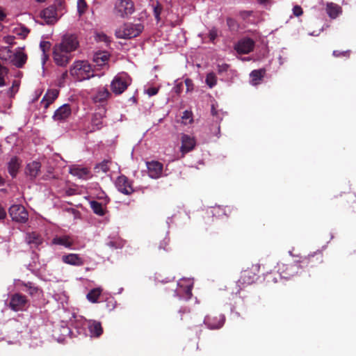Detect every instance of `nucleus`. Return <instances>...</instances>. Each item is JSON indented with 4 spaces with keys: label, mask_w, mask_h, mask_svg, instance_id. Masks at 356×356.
<instances>
[{
    "label": "nucleus",
    "mask_w": 356,
    "mask_h": 356,
    "mask_svg": "<svg viewBox=\"0 0 356 356\" xmlns=\"http://www.w3.org/2000/svg\"><path fill=\"white\" fill-rule=\"evenodd\" d=\"M70 74L78 81L89 79L94 76V72L90 64L86 60L74 62L70 68Z\"/></svg>",
    "instance_id": "f257e3e1"
},
{
    "label": "nucleus",
    "mask_w": 356,
    "mask_h": 356,
    "mask_svg": "<svg viewBox=\"0 0 356 356\" xmlns=\"http://www.w3.org/2000/svg\"><path fill=\"white\" fill-rule=\"evenodd\" d=\"M141 24L127 23L115 31V36L121 39H131L139 35L143 31Z\"/></svg>",
    "instance_id": "f03ea898"
},
{
    "label": "nucleus",
    "mask_w": 356,
    "mask_h": 356,
    "mask_svg": "<svg viewBox=\"0 0 356 356\" xmlns=\"http://www.w3.org/2000/svg\"><path fill=\"white\" fill-rule=\"evenodd\" d=\"M131 82V78L127 73H119L111 82V89L115 95H119L127 90Z\"/></svg>",
    "instance_id": "7ed1b4c3"
},
{
    "label": "nucleus",
    "mask_w": 356,
    "mask_h": 356,
    "mask_svg": "<svg viewBox=\"0 0 356 356\" xmlns=\"http://www.w3.org/2000/svg\"><path fill=\"white\" fill-rule=\"evenodd\" d=\"M8 305L14 312H23L29 308V301L25 295L15 293L10 296Z\"/></svg>",
    "instance_id": "20e7f679"
},
{
    "label": "nucleus",
    "mask_w": 356,
    "mask_h": 356,
    "mask_svg": "<svg viewBox=\"0 0 356 356\" xmlns=\"http://www.w3.org/2000/svg\"><path fill=\"white\" fill-rule=\"evenodd\" d=\"M259 264H253L250 268L243 270L241 273L240 278L238 280L239 286L249 285L254 282L259 272Z\"/></svg>",
    "instance_id": "39448f33"
},
{
    "label": "nucleus",
    "mask_w": 356,
    "mask_h": 356,
    "mask_svg": "<svg viewBox=\"0 0 356 356\" xmlns=\"http://www.w3.org/2000/svg\"><path fill=\"white\" fill-rule=\"evenodd\" d=\"M134 10V3L131 0H118L115 3L114 14L120 17H127Z\"/></svg>",
    "instance_id": "423d86ee"
},
{
    "label": "nucleus",
    "mask_w": 356,
    "mask_h": 356,
    "mask_svg": "<svg viewBox=\"0 0 356 356\" xmlns=\"http://www.w3.org/2000/svg\"><path fill=\"white\" fill-rule=\"evenodd\" d=\"M193 283L190 280L181 279L177 284L174 296L179 298L190 299L192 296Z\"/></svg>",
    "instance_id": "0eeeda50"
},
{
    "label": "nucleus",
    "mask_w": 356,
    "mask_h": 356,
    "mask_svg": "<svg viewBox=\"0 0 356 356\" xmlns=\"http://www.w3.org/2000/svg\"><path fill=\"white\" fill-rule=\"evenodd\" d=\"M225 321V317L222 314L211 313L207 315L204 319V325L210 330L221 328Z\"/></svg>",
    "instance_id": "6e6552de"
},
{
    "label": "nucleus",
    "mask_w": 356,
    "mask_h": 356,
    "mask_svg": "<svg viewBox=\"0 0 356 356\" xmlns=\"http://www.w3.org/2000/svg\"><path fill=\"white\" fill-rule=\"evenodd\" d=\"M9 214L13 219L18 222H26L29 218V213L25 207L21 204H13L9 209Z\"/></svg>",
    "instance_id": "1a4fd4ad"
},
{
    "label": "nucleus",
    "mask_w": 356,
    "mask_h": 356,
    "mask_svg": "<svg viewBox=\"0 0 356 356\" xmlns=\"http://www.w3.org/2000/svg\"><path fill=\"white\" fill-rule=\"evenodd\" d=\"M55 46L65 50V52L71 53L77 49L79 42L75 35H65L63 37L61 42Z\"/></svg>",
    "instance_id": "9d476101"
},
{
    "label": "nucleus",
    "mask_w": 356,
    "mask_h": 356,
    "mask_svg": "<svg viewBox=\"0 0 356 356\" xmlns=\"http://www.w3.org/2000/svg\"><path fill=\"white\" fill-rule=\"evenodd\" d=\"M115 186L118 191L125 195H131L134 192L132 181L123 175L116 179Z\"/></svg>",
    "instance_id": "9b49d317"
},
{
    "label": "nucleus",
    "mask_w": 356,
    "mask_h": 356,
    "mask_svg": "<svg viewBox=\"0 0 356 356\" xmlns=\"http://www.w3.org/2000/svg\"><path fill=\"white\" fill-rule=\"evenodd\" d=\"M300 261L302 268L315 267L322 262V253L321 252H314L307 257H301Z\"/></svg>",
    "instance_id": "f8f14e48"
},
{
    "label": "nucleus",
    "mask_w": 356,
    "mask_h": 356,
    "mask_svg": "<svg viewBox=\"0 0 356 356\" xmlns=\"http://www.w3.org/2000/svg\"><path fill=\"white\" fill-rule=\"evenodd\" d=\"M53 58L56 65L61 67H65L72 59V56L70 55V53L65 52V50L54 46L53 51Z\"/></svg>",
    "instance_id": "ddd939ff"
},
{
    "label": "nucleus",
    "mask_w": 356,
    "mask_h": 356,
    "mask_svg": "<svg viewBox=\"0 0 356 356\" xmlns=\"http://www.w3.org/2000/svg\"><path fill=\"white\" fill-rule=\"evenodd\" d=\"M106 109L105 108H99L97 111L93 114L91 126L92 131L99 130L104 126V119L106 117Z\"/></svg>",
    "instance_id": "4468645a"
},
{
    "label": "nucleus",
    "mask_w": 356,
    "mask_h": 356,
    "mask_svg": "<svg viewBox=\"0 0 356 356\" xmlns=\"http://www.w3.org/2000/svg\"><path fill=\"white\" fill-rule=\"evenodd\" d=\"M302 268L300 261L296 260L291 263L283 264L282 268H280V270H282V273L284 274L285 277H288L298 274L299 270Z\"/></svg>",
    "instance_id": "2eb2a0df"
},
{
    "label": "nucleus",
    "mask_w": 356,
    "mask_h": 356,
    "mask_svg": "<svg viewBox=\"0 0 356 356\" xmlns=\"http://www.w3.org/2000/svg\"><path fill=\"white\" fill-rule=\"evenodd\" d=\"M72 110L70 106L67 104H65L55 111L52 118L55 121L63 122L70 116Z\"/></svg>",
    "instance_id": "dca6fc26"
},
{
    "label": "nucleus",
    "mask_w": 356,
    "mask_h": 356,
    "mask_svg": "<svg viewBox=\"0 0 356 356\" xmlns=\"http://www.w3.org/2000/svg\"><path fill=\"white\" fill-rule=\"evenodd\" d=\"M15 284L19 286H24L26 288L24 291L32 297L39 296L42 293V290L34 283L31 282H25L18 280H15Z\"/></svg>",
    "instance_id": "f3484780"
},
{
    "label": "nucleus",
    "mask_w": 356,
    "mask_h": 356,
    "mask_svg": "<svg viewBox=\"0 0 356 356\" xmlns=\"http://www.w3.org/2000/svg\"><path fill=\"white\" fill-rule=\"evenodd\" d=\"M147 168L148 175L152 179H157L162 174L163 164L159 161L147 162Z\"/></svg>",
    "instance_id": "a211bd4d"
},
{
    "label": "nucleus",
    "mask_w": 356,
    "mask_h": 356,
    "mask_svg": "<svg viewBox=\"0 0 356 356\" xmlns=\"http://www.w3.org/2000/svg\"><path fill=\"white\" fill-rule=\"evenodd\" d=\"M181 140V146L180 149L183 154H186L193 150L196 145L195 138L187 134H183Z\"/></svg>",
    "instance_id": "6ab92c4d"
},
{
    "label": "nucleus",
    "mask_w": 356,
    "mask_h": 356,
    "mask_svg": "<svg viewBox=\"0 0 356 356\" xmlns=\"http://www.w3.org/2000/svg\"><path fill=\"white\" fill-rule=\"evenodd\" d=\"M62 261L66 264L81 266L84 264V259L78 254L69 253L62 257Z\"/></svg>",
    "instance_id": "aec40b11"
},
{
    "label": "nucleus",
    "mask_w": 356,
    "mask_h": 356,
    "mask_svg": "<svg viewBox=\"0 0 356 356\" xmlns=\"http://www.w3.org/2000/svg\"><path fill=\"white\" fill-rule=\"evenodd\" d=\"M53 245H61L68 249H72L74 240L70 235L56 236L51 241Z\"/></svg>",
    "instance_id": "412c9836"
},
{
    "label": "nucleus",
    "mask_w": 356,
    "mask_h": 356,
    "mask_svg": "<svg viewBox=\"0 0 356 356\" xmlns=\"http://www.w3.org/2000/svg\"><path fill=\"white\" fill-rule=\"evenodd\" d=\"M253 48L254 41L250 38L239 41L235 46L236 51L239 54H248Z\"/></svg>",
    "instance_id": "4be33fe9"
},
{
    "label": "nucleus",
    "mask_w": 356,
    "mask_h": 356,
    "mask_svg": "<svg viewBox=\"0 0 356 356\" xmlns=\"http://www.w3.org/2000/svg\"><path fill=\"white\" fill-rule=\"evenodd\" d=\"M27 60V55L22 50L17 49L12 56L11 64L17 67L21 68L26 63Z\"/></svg>",
    "instance_id": "5701e85b"
},
{
    "label": "nucleus",
    "mask_w": 356,
    "mask_h": 356,
    "mask_svg": "<svg viewBox=\"0 0 356 356\" xmlns=\"http://www.w3.org/2000/svg\"><path fill=\"white\" fill-rule=\"evenodd\" d=\"M56 10L54 7H49L40 12V16L47 24H54L56 22Z\"/></svg>",
    "instance_id": "b1692460"
},
{
    "label": "nucleus",
    "mask_w": 356,
    "mask_h": 356,
    "mask_svg": "<svg viewBox=\"0 0 356 356\" xmlns=\"http://www.w3.org/2000/svg\"><path fill=\"white\" fill-rule=\"evenodd\" d=\"M111 97V94L108 90L106 88L103 87L97 90L92 99L95 103L103 104L106 102Z\"/></svg>",
    "instance_id": "393cba45"
},
{
    "label": "nucleus",
    "mask_w": 356,
    "mask_h": 356,
    "mask_svg": "<svg viewBox=\"0 0 356 356\" xmlns=\"http://www.w3.org/2000/svg\"><path fill=\"white\" fill-rule=\"evenodd\" d=\"M25 241L31 248H38L43 243V238L36 232H28L26 234Z\"/></svg>",
    "instance_id": "a878e982"
},
{
    "label": "nucleus",
    "mask_w": 356,
    "mask_h": 356,
    "mask_svg": "<svg viewBox=\"0 0 356 356\" xmlns=\"http://www.w3.org/2000/svg\"><path fill=\"white\" fill-rule=\"evenodd\" d=\"M58 90L56 89L47 90L41 101V104L44 108H47L49 106L54 102V101L58 97Z\"/></svg>",
    "instance_id": "bb28decb"
},
{
    "label": "nucleus",
    "mask_w": 356,
    "mask_h": 356,
    "mask_svg": "<svg viewBox=\"0 0 356 356\" xmlns=\"http://www.w3.org/2000/svg\"><path fill=\"white\" fill-rule=\"evenodd\" d=\"M22 161L17 156H13L8 163V170L12 177H15L20 168Z\"/></svg>",
    "instance_id": "cd10ccee"
},
{
    "label": "nucleus",
    "mask_w": 356,
    "mask_h": 356,
    "mask_svg": "<svg viewBox=\"0 0 356 356\" xmlns=\"http://www.w3.org/2000/svg\"><path fill=\"white\" fill-rule=\"evenodd\" d=\"M70 173L83 179H87L90 177V171L86 168L73 166L70 168Z\"/></svg>",
    "instance_id": "c85d7f7f"
},
{
    "label": "nucleus",
    "mask_w": 356,
    "mask_h": 356,
    "mask_svg": "<svg viewBox=\"0 0 356 356\" xmlns=\"http://www.w3.org/2000/svg\"><path fill=\"white\" fill-rule=\"evenodd\" d=\"M88 330L92 337H98L102 332L103 330L99 322L96 321H90L88 323Z\"/></svg>",
    "instance_id": "c756f323"
},
{
    "label": "nucleus",
    "mask_w": 356,
    "mask_h": 356,
    "mask_svg": "<svg viewBox=\"0 0 356 356\" xmlns=\"http://www.w3.org/2000/svg\"><path fill=\"white\" fill-rule=\"evenodd\" d=\"M41 165L39 162L33 161L27 164L26 168V174L31 178H35L38 176L40 170Z\"/></svg>",
    "instance_id": "7c9ffc66"
},
{
    "label": "nucleus",
    "mask_w": 356,
    "mask_h": 356,
    "mask_svg": "<svg viewBox=\"0 0 356 356\" xmlns=\"http://www.w3.org/2000/svg\"><path fill=\"white\" fill-rule=\"evenodd\" d=\"M266 74L265 69L254 70L251 72L250 76L252 85H257L264 78Z\"/></svg>",
    "instance_id": "2f4dec72"
},
{
    "label": "nucleus",
    "mask_w": 356,
    "mask_h": 356,
    "mask_svg": "<svg viewBox=\"0 0 356 356\" xmlns=\"http://www.w3.org/2000/svg\"><path fill=\"white\" fill-rule=\"evenodd\" d=\"M90 205L93 212L99 216H103L106 213V207L102 203L92 200L90 202Z\"/></svg>",
    "instance_id": "473e14b6"
},
{
    "label": "nucleus",
    "mask_w": 356,
    "mask_h": 356,
    "mask_svg": "<svg viewBox=\"0 0 356 356\" xmlns=\"http://www.w3.org/2000/svg\"><path fill=\"white\" fill-rule=\"evenodd\" d=\"M108 60V56L106 52L96 53L93 57V61L99 66L106 65Z\"/></svg>",
    "instance_id": "72a5a7b5"
},
{
    "label": "nucleus",
    "mask_w": 356,
    "mask_h": 356,
    "mask_svg": "<svg viewBox=\"0 0 356 356\" xmlns=\"http://www.w3.org/2000/svg\"><path fill=\"white\" fill-rule=\"evenodd\" d=\"M191 314V310L187 307H181L177 313L175 315L174 318L177 321H181L189 317Z\"/></svg>",
    "instance_id": "f704fd0d"
},
{
    "label": "nucleus",
    "mask_w": 356,
    "mask_h": 356,
    "mask_svg": "<svg viewBox=\"0 0 356 356\" xmlns=\"http://www.w3.org/2000/svg\"><path fill=\"white\" fill-rule=\"evenodd\" d=\"M102 293V289L101 288H95L92 290H90L86 298L88 300L92 303H96L98 301V298L100 296Z\"/></svg>",
    "instance_id": "c9c22d12"
},
{
    "label": "nucleus",
    "mask_w": 356,
    "mask_h": 356,
    "mask_svg": "<svg viewBox=\"0 0 356 356\" xmlns=\"http://www.w3.org/2000/svg\"><path fill=\"white\" fill-rule=\"evenodd\" d=\"M29 32V29L22 25H19L13 29V33L22 39H24L28 35Z\"/></svg>",
    "instance_id": "e433bc0d"
},
{
    "label": "nucleus",
    "mask_w": 356,
    "mask_h": 356,
    "mask_svg": "<svg viewBox=\"0 0 356 356\" xmlns=\"http://www.w3.org/2000/svg\"><path fill=\"white\" fill-rule=\"evenodd\" d=\"M13 53L8 47H3L0 49V58L11 63Z\"/></svg>",
    "instance_id": "4c0bfd02"
},
{
    "label": "nucleus",
    "mask_w": 356,
    "mask_h": 356,
    "mask_svg": "<svg viewBox=\"0 0 356 356\" xmlns=\"http://www.w3.org/2000/svg\"><path fill=\"white\" fill-rule=\"evenodd\" d=\"M110 163L111 161L104 160L102 162L97 164L95 169L97 172H102L106 173L110 170Z\"/></svg>",
    "instance_id": "58836bf2"
},
{
    "label": "nucleus",
    "mask_w": 356,
    "mask_h": 356,
    "mask_svg": "<svg viewBox=\"0 0 356 356\" xmlns=\"http://www.w3.org/2000/svg\"><path fill=\"white\" fill-rule=\"evenodd\" d=\"M206 83L211 88L216 85L217 78L214 73L210 72L207 74L206 77Z\"/></svg>",
    "instance_id": "ea45409f"
},
{
    "label": "nucleus",
    "mask_w": 356,
    "mask_h": 356,
    "mask_svg": "<svg viewBox=\"0 0 356 356\" xmlns=\"http://www.w3.org/2000/svg\"><path fill=\"white\" fill-rule=\"evenodd\" d=\"M87 7L88 6L85 0L77 1V11L80 16L86 12Z\"/></svg>",
    "instance_id": "a19ab883"
},
{
    "label": "nucleus",
    "mask_w": 356,
    "mask_h": 356,
    "mask_svg": "<svg viewBox=\"0 0 356 356\" xmlns=\"http://www.w3.org/2000/svg\"><path fill=\"white\" fill-rule=\"evenodd\" d=\"M8 70L0 64V87L5 86L4 77L7 75Z\"/></svg>",
    "instance_id": "79ce46f5"
},
{
    "label": "nucleus",
    "mask_w": 356,
    "mask_h": 356,
    "mask_svg": "<svg viewBox=\"0 0 356 356\" xmlns=\"http://www.w3.org/2000/svg\"><path fill=\"white\" fill-rule=\"evenodd\" d=\"M107 245L113 248H122L124 245V241L122 240L110 241Z\"/></svg>",
    "instance_id": "37998d69"
},
{
    "label": "nucleus",
    "mask_w": 356,
    "mask_h": 356,
    "mask_svg": "<svg viewBox=\"0 0 356 356\" xmlns=\"http://www.w3.org/2000/svg\"><path fill=\"white\" fill-rule=\"evenodd\" d=\"M229 68V65L227 63L218 64L217 66V70L219 74H222L226 72Z\"/></svg>",
    "instance_id": "c03bdc74"
},
{
    "label": "nucleus",
    "mask_w": 356,
    "mask_h": 356,
    "mask_svg": "<svg viewBox=\"0 0 356 356\" xmlns=\"http://www.w3.org/2000/svg\"><path fill=\"white\" fill-rule=\"evenodd\" d=\"M170 242V238L168 236H165L161 242L159 246V248L163 250H168L167 246L168 245Z\"/></svg>",
    "instance_id": "a18cd8bd"
},
{
    "label": "nucleus",
    "mask_w": 356,
    "mask_h": 356,
    "mask_svg": "<svg viewBox=\"0 0 356 356\" xmlns=\"http://www.w3.org/2000/svg\"><path fill=\"white\" fill-rule=\"evenodd\" d=\"M50 43L46 41H42L40 44V47L43 52L44 56H45V51L50 48Z\"/></svg>",
    "instance_id": "49530a36"
},
{
    "label": "nucleus",
    "mask_w": 356,
    "mask_h": 356,
    "mask_svg": "<svg viewBox=\"0 0 356 356\" xmlns=\"http://www.w3.org/2000/svg\"><path fill=\"white\" fill-rule=\"evenodd\" d=\"M218 36V31L216 28H212L211 30H209V37L211 41H214V40Z\"/></svg>",
    "instance_id": "de8ad7c7"
},
{
    "label": "nucleus",
    "mask_w": 356,
    "mask_h": 356,
    "mask_svg": "<svg viewBox=\"0 0 356 356\" xmlns=\"http://www.w3.org/2000/svg\"><path fill=\"white\" fill-rule=\"evenodd\" d=\"M293 13L295 16L299 17L302 15L303 11L300 6L296 5L293 8Z\"/></svg>",
    "instance_id": "09e8293b"
},
{
    "label": "nucleus",
    "mask_w": 356,
    "mask_h": 356,
    "mask_svg": "<svg viewBox=\"0 0 356 356\" xmlns=\"http://www.w3.org/2000/svg\"><path fill=\"white\" fill-rule=\"evenodd\" d=\"M326 12L331 18H334V6L332 3H327Z\"/></svg>",
    "instance_id": "8fccbe9b"
},
{
    "label": "nucleus",
    "mask_w": 356,
    "mask_h": 356,
    "mask_svg": "<svg viewBox=\"0 0 356 356\" xmlns=\"http://www.w3.org/2000/svg\"><path fill=\"white\" fill-rule=\"evenodd\" d=\"M182 119L187 120H188L189 122H192V113L188 111H185L183 113Z\"/></svg>",
    "instance_id": "3c124183"
},
{
    "label": "nucleus",
    "mask_w": 356,
    "mask_h": 356,
    "mask_svg": "<svg viewBox=\"0 0 356 356\" xmlns=\"http://www.w3.org/2000/svg\"><path fill=\"white\" fill-rule=\"evenodd\" d=\"M161 12V7L160 6H157L154 8V15L157 20H159V15Z\"/></svg>",
    "instance_id": "603ef678"
},
{
    "label": "nucleus",
    "mask_w": 356,
    "mask_h": 356,
    "mask_svg": "<svg viewBox=\"0 0 356 356\" xmlns=\"http://www.w3.org/2000/svg\"><path fill=\"white\" fill-rule=\"evenodd\" d=\"M158 89L156 88H149L147 90V93L149 95V96H153V95H155L157 94L158 92Z\"/></svg>",
    "instance_id": "864d4df0"
},
{
    "label": "nucleus",
    "mask_w": 356,
    "mask_h": 356,
    "mask_svg": "<svg viewBox=\"0 0 356 356\" xmlns=\"http://www.w3.org/2000/svg\"><path fill=\"white\" fill-rule=\"evenodd\" d=\"M6 216V213L4 209L0 205V220L4 219Z\"/></svg>",
    "instance_id": "5fc2aeb1"
},
{
    "label": "nucleus",
    "mask_w": 356,
    "mask_h": 356,
    "mask_svg": "<svg viewBox=\"0 0 356 356\" xmlns=\"http://www.w3.org/2000/svg\"><path fill=\"white\" fill-rule=\"evenodd\" d=\"M185 83L187 86V90H189V87L192 85V81L190 79H186Z\"/></svg>",
    "instance_id": "6e6d98bb"
},
{
    "label": "nucleus",
    "mask_w": 356,
    "mask_h": 356,
    "mask_svg": "<svg viewBox=\"0 0 356 356\" xmlns=\"http://www.w3.org/2000/svg\"><path fill=\"white\" fill-rule=\"evenodd\" d=\"M99 38H100V40H104L105 42H108L109 41L108 37L106 35H104V34H102V35H99Z\"/></svg>",
    "instance_id": "4d7b16f0"
},
{
    "label": "nucleus",
    "mask_w": 356,
    "mask_h": 356,
    "mask_svg": "<svg viewBox=\"0 0 356 356\" xmlns=\"http://www.w3.org/2000/svg\"><path fill=\"white\" fill-rule=\"evenodd\" d=\"M13 38L11 36H8L6 38V42L11 44L13 42Z\"/></svg>",
    "instance_id": "13d9d810"
},
{
    "label": "nucleus",
    "mask_w": 356,
    "mask_h": 356,
    "mask_svg": "<svg viewBox=\"0 0 356 356\" xmlns=\"http://www.w3.org/2000/svg\"><path fill=\"white\" fill-rule=\"evenodd\" d=\"M67 75H68L67 71L64 72L61 75V79L63 80L65 79L67 77Z\"/></svg>",
    "instance_id": "bf43d9fd"
},
{
    "label": "nucleus",
    "mask_w": 356,
    "mask_h": 356,
    "mask_svg": "<svg viewBox=\"0 0 356 356\" xmlns=\"http://www.w3.org/2000/svg\"><path fill=\"white\" fill-rule=\"evenodd\" d=\"M4 17H5L4 14L1 13L0 14V19H1V20H2Z\"/></svg>",
    "instance_id": "052dcab7"
},
{
    "label": "nucleus",
    "mask_w": 356,
    "mask_h": 356,
    "mask_svg": "<svg viewBox=\"0 0 356 356\" xmlns=\"http://www.w3.org/2000/svg\"><path fill=\"white\" fill-rule=\"evenodd\" d=\"M63 329L65 330V332H67V333L70 332L68 327H64Z\"/></svg>",
    "instance_id": "680f3d73"
},
{
    "label": "nucleus",
    "mask_w": 356,
    "mask_h": 356,
    "mask_svg": "<svg viewBox=\"0 0 356 356\" xmlns=\"http://www.w3.org/2000/svg\"><path fill=\"white\" fill-rule=\"evenodd\" d=\"M261 3H264L266 1H267L268 0H259Z\"/></svg>",
    "instance_id": "e2e57ef3"
},
{
    "label": "nucleus",
    "mask_w": 356,
    "mask_h": 356,
    "mask_svg": "<svg viewBox=\"0 0 356 356\" xmlns=\"http://www.w3.org/2000/svg\"><path fill=\"white\" fill-rule=\"evenodd\" d=\"M232 22V19H227V23H228V24H229V23H230V22Z\"/></svg>",
    "instance_id": "0e129e2a"
},
{
    "label": "nucleus",
    "mask_w": 356,
    "mask_h": 356,
    "mask_svg": "<svg viewBox=\"0 0 356 356\" xmlns=\"http://www.w3.org/2000/svg\"><path fill=\"white\" fill-rule=\"evenodd\" d=\"M38 2H44L45 0H36Z\"/></svg>",
    "instance_id": "69168bd1"
}]
</instances>
